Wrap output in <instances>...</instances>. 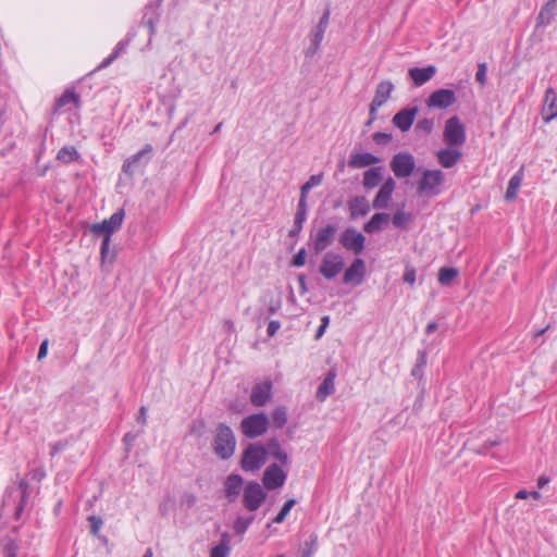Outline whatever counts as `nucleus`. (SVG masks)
<instances>
[{
  "label": "nucleus",
  "mask_w": 557,
  "mask_h": 557,
  "mask_svg": "<svg viewBox=\"0 0 557 557\" xmlns=\"http://www.w3.org/2000/svg\"><path fill=\"white\" fill-rule=\"evenodd\" d=\"M394 90V85L391 81H382L375 89L374 98L370 103V114L376 113L377 109L381 108L391 97Z\"/></svg>",
  "instance_id": "nucleus-15"
},
{
  "label": "nucleus",
  "mask_w": 557,
  "mask_h": 557,
  "mask_svg": "<svg viewBox=\"0 0 557 557\" xmlns=\"http://www.w3.org/2000/svg\"><path fill=\"white\" fill-rule=\"evenodd\" d=\"M253 521V517H237V519L235 520L234 524H233V529L235 531L236 534H244L247 529L249 528V525L252 523Z\"/></svg>",
  "instance_id": "nucleus-39"
},
{
  "label": "nucleus",
  "mask_w": 557,
  "mask_h": 557,
  "mask_svg": "<svg viewBox=\"0 0 557 557\" xmlns=\"http://www.w3.org/2000/svg\"><path fill=\"white\" fill-rule=\"evenodd\" d=\"M437 330V324L435 322H430L428 325H426V329H425V332L428 334H432L433 332H435Z\"/></svg>",
  "instance_id": "nucleus-64"
},
{
  "label": "nucleus",
  "mask_w": 557,
  "mask_h": 557,
  "mask_svg": "<svg viewBox=\"0 0 557 557\" xmlns=\"http://www.w3.org/2000/svg\"><path fill=\"white\" fill-rule=\"evenodd\" d=\"M388 213L380 212L372 215V218L364 224L363 230L368 234H373L382 230L389 221Z\"/></svg>",
  "instance_id": "nucleus-28"
},
{
  "label": "nucleus",
  "mask_w": 557,
  "mask_h": 557,
  "mask_svg": "<svg viewBox=\"0 0 557 557\" xmlns=\"http://www.w3.org/2000/svg\"><path fill=\"white\" fill-rule=\"evenodd\" d=\"M322 180L323 174L311 175L310 178L301 186L300 194L308 196L309 190L314 186L320 185Z\"/></svg>",
  "instance_id": "nucleus-42"
},
{
  "label": "nucleus",
  "mask_w": 557,
  "mask_h": 557,
  "mask_svg": "<svg viewBox=\"0 0 557 557\" xmlns=\"http://www.w3.org/2000/svg\"><path fill=\"white\" fill-rule=\"evenodd\" d=\"M269 428V419L264 413H253L244 418L240 422V430L248 438H256L263 435Z\"/></svg>",
  "instance_id": "nucleus-4"
},
{
  "label": "nucleus",
  "mask_w": 557,
  "mask_h": 557,
  "mask_svg": "<svg viewBox=\"0 0 557 557\" xmlns=\"http://www.w3.org/2000/svg\"><path fill=\"white\" fill-rule=\"evenodd\" d=\"M306 218H307V214L296 212L294 224H296V226H302L306 221Z\"/></svg>",
  "instance_id": "nucleus-58"
},
{
  "label": "nucleus",
  "mask_w": 557,
  "mask_h": 557,
  "mask_svg": "<svg viewBox=\"0 0 557 557\" xmlns=\"http://www.w3.org/2000/svg\"><path fill=\"white\" fill-rule=\"evenodd\" d=\"M271 388H272V384H271V382H268V381L256 384L252 387L251 395H250L251 403L257 407H261V406L265 405V403L270 398Z\"/></svg>",
  "instance_id": "nucleus-20"
},
{
  "label": "nucleus",
  "mask_w": 557,
  "mask_h": 557,
  "mask_svg": "<svg viewBox=\"0 0 557 557\" xmlns=\"http://www.w3.org/2000/svg\"><path fill=\"white\" fill-rule=\"evenodd\" d=\"M391 169L394 175L398 178L410 176L416 168V161L411 153L399 152L396 153L391 160Z\"/></svg>",
  "instance_id": "nucleus-9"
},
{
  "label": "nucleus",
  "mask_w": 557,
  "mask_h": 557,
  "mask_svg": "<svg viewBox=\"0 0 557 557\" xmlns=\"http://www.w3.org/2000/svg\"><path fill=\"white\" fill-rule=\"evenodd\" d=\"M285 479V472L276 463H273L265 469L262 482L268 490H275L284 484Z\"/></svg>",
  "instance_id": "nucleus-16"
},
{
  "label": "nucleus",
  "mask_w": 557,
  "mask_h": 557,
  "mask_svg": "<svg viewBox=\"0 0 557 557\" xmlns=\"http://www.w3.org/2000/svg\"><path fill=\"white\" fill-rule=\"evenodd\" d=\"M412 216L410 213H407L405 211H397L393 218L392 223L394 226L398 228H406L408 224L411 222Z\"/></svg>",
  "instance_id": "nucleus-37"
},
{
  "label": "nucleus",
  "mask_w": 557,
  "mask_h": 557,
  "mask_svg": "<svg viewBox=\"0 0 557 557\" xmlns=\"http://www.w3.org/2000/svg\"><path fill=\"white\" fill-rule=\"evenodd\" d=\"M418 112V107L401 109L393 116L392 122L401 132H407L411 128Z\"/></svg>",
  "instance_id": "nucleus-18"
},
{
  "label": "nucleus",
  "mask_w": 557,
  "mask_h": 557,
  "mask_svg": "<svg viewBox=\"0 0 557 557\" xmlns=\"http://www.w3.org/2000/svg\"><path fill=\"white\" fill-rule=\"evenodd\" d=\"M382 181V168H371L363 173V186L367 189L376 187Z\"/></svg>",
  "instance_id": "nucleus-30"
},
{
  "label": "nucleus",
  "mask_w": 557,
  "mask_h": 557,
  "mask_svg": "<svg viewBox=\"0 0 557 557\" xmlns=\"http://www.w3.org/2000/svg\"><path fill=\"white\" fill-rule=\"evenodd\" d=\"M318 546V535L312 533L299 549V557H311Z\"/></svg>",
  "instance_id": "nucleus-34"
},
{
  "label": "nucleus",
  "mask_w": 557,
  "mask_h": 557,
  "mask_svg": "<svg viewBox=\"0 0 557 557\" xmlns=\"http://www.w3.org/2000/svg\"><path fill=\"white\" fill-rule=\"evenodd\" d=\"M435 73L436 67L434 65H429L426 67H411L408 72L416 86H422L432 79Z\"/></svg>",
  "instance_id": "nucleus-23"
},
{
  "label": "nucleus",
  "mask_w": 557,
  "mask_h": 557,
  "mask_svg": "<svg viewBox=\"0 0 557 557\" xmlns=\"http://www.w3.org/2000/svg\"><path fill=\"white\" fill-rule=\"evenodd\" d=\"M265 447L259 443H251L243 451L240 467L246 472H256L265 463Z\"/></svg>",
  "instance_id": "nucleus-2"
},
{
  "label": "nucleus",
  "mask_w": 557,
  "mask_h": 557,
  "mask_svg": "<svg viewBox=\"0 0 557 557\" xmlns=\"http://www.w3.org/2000/svg\"><path fill=\"white\" fill-rule=\"evenodd\" d=\"M287 422V412L284 407H278L272 412V423L275 428L282 429Z\"/></svg>",
  "instance_id": "nucleus-38"
},
{
  "label": "nucleus",
  "mask_w": 557,
  "mask_h": 557,
  "mask_svg": "<svg viewBox=\"0 0 557 557\" xmlns=\"http://www.w3.org/2000/svg\"><path fill=\"white\" fill-rule=\"evenodd\" d=\"M344 258L336 252L329 251L322 257L319 272L325 280H333L344 269Z\"/></svg>",
  "instance_id": "nucleus-7"
},
{
  "label": "nucleus",
  "mask_w": 557,
  "mask_h": 557,
  "mask_svg": "<svg viewBox=\"0 0 557 557\" xmlns=\"http://www.w3.org/2000/svg\"><path fill=\"white\" fill-rule=\"evenodd\" d=\"M324 33V29L315 27V29L312 32L311 45L307 49L306 55H313L318 51L323 40Z\"/></svg>",
  "instance_id": "nucleus-36"
},
{
  "label": "nucleus",
  "mask_w": 557,
  "mask_h": 557,
  "mask_svg": "<svg viewBox=\"0 0 557 557\" xmlns=\"http://www.w3.org/2000/svg\"><path fill=\"white\" fill-rule=\"evenodd\" d=\"M339 244L355 255H360L364 249L366 237L352 227L346 228L338 238Z\"/></svg>",
  "instance_id": "nucleus-10"
},
{
  "label": "nucleus",
  "mask_w": 557,
  "mask_h": 557,
  "mask_svg": "<svg viewBox=\"0 0 557 557\" xmlns=\"http://www.w3.org/2000/svg\"><path fill=\"white\" fill-rule=\"evenodd\" d=\"M486 72H487V66L485 63H480L478 65V71H476V74H475V79L483 86L486 84Z\"/></svg>",
  "instance_id": "nucleus-47"
},
{
  "label": "nucleus",
  "mask_w": 557,
  "mask_h": 557,
  "mask_svg": "<svg viewBox=\"0 0 557 557\" xmlns=\"http://www.w3.org/2000/svg\"><path fill=\"white\" fill-rule=\"evenodd\" d=\"M230 550V536L227 533H223L220 544L211 549L210 557H227Z\"/></svg>",
  "instance_id": "nucleus-33"
},
{
  "label": "nucleus",
  "mask_w": 557,
  "mask_h": 557,
  "mask_svg": "<svg viewBox=\"0 0 557 557\" xmlns=\"http://www.w3.org/2000/svg\"><path fill=\"white\" fill-rule=\"evenodd\" d=\"M557 15V0H548L541 9L536 18V27L550 24Z\"/></svg>",
  "instance_id": "nucleus-24"
},
{
  "label": "nucleus",
  "mask_w": 557,
  "mask_h": 557,
  "mask_svg": "<svg viewBox=\"0 0 557 557\" xmlns=\"http://www.w3.org/2000/svg\"><path fill=\"white\" fill-rule=\"evenodd\" d=\"M396 183L394 178L388 177L385 180L380 190L377 191L375 198L373 199L372 207L374 209H386L392 199L393 191L395 189Z\"/></svg>",
  "instance_id": "nucleus-17"
},
{
  "label": "nucleus",
  "mask_w": 557,
  "mask_h": 557,
  "mask_svg": "<svg viewBox=\"0 0 557 557\" xmlns=\"http://www.w3.org/2000/svg\"><path fill=\"white\" fill-rule=\"evenodd\" d=\"M522 182V170L518 171L509 181L505 199L510 201L516 198Z\"/></svg>",
  "instance_id": "nucleus-32"
},
{
  "label": "nucleus",
  "mask_w": 557,
  "mask_h": 557,
  "mask_svg": "<svg viewBox=\"0 0 557 557\" xmlns=\"http://www.w3.org/2000/svg\"><path fill=\"white\" fill-rule=\"evenodd\" d=\"M48 345H49L48 339H45L41 343V345L39 347L38 356H37L38 360H41V359H44L47 356V354H48Z\"/></svg>",
  "instance_id": "nucleus-54"
},
{
  "label": "nucleus",
  "mask_w": 557,
  "mask_h": 557,
  "mask_svg": "<svg viewBox=\"0 0 557 557\" xmlns=\"http://www.w3.org/2000/svg\"><path fill=\"white\" fill-rule=\"evenodd\" d=\"M65 446V443L63 442H58V443H54L52 446H51V453L50 455L53 457L55 456L60 450H62Z\"/></svg>",
  "instance_id": "nucleus-57"
},
{
  "label": "nucleus",
  "mask_w": 557,
  "mask_h": 557,
  "mask_svg": "<svg viewBox=\"0 0 557 557\" xmlns=\"http://www.w3.org/2000/svg\"><path fill=\"white\" fill-rule=\"evenodd\" d=\"M78 101L79 98L74 91L66 90L55 102V110H59L71 102L77 103Z\"/></svg>",
  "instance_id": "nucleus-40"
},
{
  "label": "nucleus",
  "mask_w": 557,
  "mask_h": 557,
  "mask_svg": "<svg viewBox=\"0 0 557 557\" xmlns=\"http://www.w3.org/2000/svg\"><path fill=\"white\" fill-rule=\"evenodd\" d=\"M267 455L270 454L272 457L277 459L282 465L288 463V456L287 454L282 449V446L280 442L276 438H270L267 442Z\"/></svg>",
  "instance_id": "nucleus-29"
},
{
  "label": "nucleus",
  "mask_w": 557,
  "mask_h": 557,
  "mask_svg": "<svg viewBox=\"0 0 557 557\" xmlns=\"http://www.w3.org/2000/svg\"><path fill=\"white\" fill-rule=\"evenodd\" d=\"M88 521L90 522V531L96 536L98 535V532L102 525V519L97 516H90L88 517Z\"/></svg>",
  "instance_id": "nucleus-48"
},
{
  "label": "nucleus",
  "mask_w": 557,
  "mask_h": 557,
  "mask_svg": "<svg viewBox=\"0 0 557 557\" xmlns=\"http://www.w3.org/2000/svg\"><path fill=\"white\" fill-rule=\"evenodd\" d=\"M281 327V323L278 321H270L268 324L267 333L269 336H274L278 329Z\"/></svg>",
  "instance_id": "nucleus-52"
},
{
  "label": "nucleus",
  "mask_w": 557,
  "mask_h": 557,
  "mask_svg": "<svg viewBox=\"0 0 557 557\" xmlns=\"http://www.w3.org/2000/svg\"><path fill=\"white\" fill-rule=\"evenodd\" d=\"M436 157L438 163L443 168L450 169L460 161L462 153L458 149L451 148L449 146L448 148L437 151Z\"/></svg>",
  "instance_id": "nucleus-21"
},
{
  "label": "nucleus",
  "mask_w": 557,
  "mask_h": 557,
  "mask_svg": "<svg viewBox=\"0 0 557 557\" xmlns=\"http://www.w3.org/2000/svg\"><path fill=\"white\" fill-rule=\"evenodd\" d=\"M373 140L377 145H387L392 140V134L383 132L374 133Z\"/></svg>",
  "instance_id": "nucleus-45"
},
{
  "label": "nucleus",
  "mask_w": 557,
  "mask_h": 557,
  "mask_svg": "<svg viewBox=\"0 0 557 557\" xmlns=\"http://www.w3.org/2000/svg\"><path fill=\"white\" fill-rule=\"evenodd\" d=\"M136 437H137V434L126 433L125 436H124V442L127 445H132V443L136 440Z\"/></svg>",
  "instance_id": "nucleus-61"
},
{
  "label": "nucleus",
  "mask_w": 557,
  "mask_h": 557,
  "mask_svg": "<svg viewBox=\"0 0 557 557\" xmlns=\"http://www.w3.org/2000/svg\"><path fill=\"white\" fill-rule=\"evenodd\" d=\"M330 14H331L330 10L326 9L320 18L319 24L317 25L318 28L326 30V28L329 26V21H330Z\"/></svg>",
  "instance_id": "nucleus-51"
},
{
  "label": "nucleus",
  "mask_w": 557,
  "mask_h": 557,
  "mask_svg": "<svg viewBox=\"0 0 557 557\" xmlns=\"http://www.w3.org/2000/svg\"><path fill=\"white\" fill-rule=\"evenodd\" d=\"M350 218L364 216L370 211V205L366 197L357 196L349 201Z\"/></svg>",
  "instance_id": "nucleus-27"
},
{
  "label": "nucleus",
  "mask_w": 557,
  "mask_h": 557,
  "mask_svg": "<svg viewBox=\"0 0 557 557\" xmlns=\"http://www.w3.org/2000/svg\"><path fill=\"white\" fill-rule=\"evenodd\" d=\"M115 55L113 54H110L108 58H106L100 64L99 66L97 67V70H102L107 66H109L114 60H115Z\"/></svg>",
  "instance_id": "nucleus-59"
},
{
  "label": "nucleus",
  "mask_w": 557,
  "mask_h": 557,
  "mask_svg": "<svg viewBox=\"0 0 557 557\" xmlns=\"http://www.w3.org/2000/svg\"><path fill=\"white\" fill-rule=\"evenodd\" d=\"M265 498L267 492L258 482H248L243 490V505L248 511L258 510Z\"/></svg>",
  "instance_id": "nucleus-5"
},
{
  "label": "nucleus",
  "mask_w": 557,
  "mask_h": 557,
  "mask_svg": "<svg viewBox=\"0 0 557 557\" xmlns=\"http://www.w3.org/2000/svg\"><path fill=\"white\" fill-rule=\"evenodd\" d=\"M381 159L370 152L352 153L348 161V165L351 169H361L380 163Z\"/></svg>",
  "instance_id": "nucleus-26"
},
{
  "label": "nucleus",
  "mask_w": 557,
  "mask_h": 557,
  "mask_svg": "<svg viewBox=\"0 0 557 557\" xmlns=\"http://www.w3.org/2000/svg\"><path fill=\"white\" fill-rule=\"evenodd\" d=\"M443 140L447 146L459 147L466 141V127L456 115L445 122Z\"/></svg>",
  "instance_id": "nucleus-3"
},
{
  "label": "nucleus",
  "mask_w": 557,
  "mask_h": 557,
  "mask_svg": "<svg viewBox=\"0 0 557 557\" xmlns=\"http://www.w3.org/2000/svg\"><path fill=\"white\" fill-rule=\"evenodd\" d=\"M542 117L545 122H550L557 117V95L553 88L545 91Z\"/></svg>",
  "instance_id": "nucleus-19"
},
{
  "label": "nucleus",
  "mask_w": 557,
  "mask_h": 557,
  "mask_svg": "<svg viewBox=\"0 0 557 557\" xmlns=\"http://www.w3.org/2000/svg\"><path fill=\"white\" fill-rule=\"evenodd\" d=\"M18 488L22 492V498H25L27 495L28 483L25 480H21L18 483Z\"/></svg>",
  "instance_id": "nucleus-60"
},
{
  "label": "nucleus",
  "mask_w": 557,
  "mask_h": 557,
  "mask_svg": "<svg viewBox=\"0 0 557 557\" xmlns=\"http://www.w3.org/2000/svg\"><path fill=\"white\" fill-rule=\"evenodd\" d=\"M297 212L307 214V196L300 194Z\"/></svg>",
  "instance_id": "nucleus-53"
},
{
  "label": "nucleus",
  "mask_w": 557,
  "mask_h": 557,
  "mask_svg": "<svg viewBox=\"0 0 557 557\" xmlns=\"http://www.w3.org/2000/svg\"><path fill=\"white\" fill-rule=\"evenodd\" d=\"M528 497H530V492L525 490L519 491L515 496L516 499H527Z\"/></svg>",
  "instance_id": "nucleus-63"
},
{
  "label": "nucleus",
  "mask_w": 557,
  "mask_h": 557,
  "mask_svg": "<svg viewBox=\"0 0 557 557\" xmlns=\"http://www.w3.org/2000/svg\"><path fill=\"white\" fill-rule=\"evenodd\" d=\"M16 552H17V545L14 542L10 541L9 543L5 544V546H4V556L5 557H15Z\"/></svg>",
  "instance_id": "nucleus-50"
},
{
  "label": "nucleus",
  "mask_w": 557,
  "mask_h": 557,
  "mask_svg": "<svg viewBox=\"0 0 557 557\" xmlns=\"http://www.w3.org/2000/svg\"><path fill=\"white\" fill-rule=\"evenodd\" d=\"M124 210L120 209L114 212L110 219L104 220L101 223L94 224L91 232L95 235L108 234L111 235L114 231L119 230L123 223Z\"/></svg>",
  "instance_id": "nucleus-13"
},
{
  "label": "nucleus",
  "mask_w": 557,
  "mask_h": 557,
  "mask_svg": "<svg viewBox=\"0 0 557 557\" xmlns=\"http://www.w3.org/2000/svg\"><path fill=\"white\" fill-rule=\"evenodd\" d=\"M79 152L74 146L62 147L57 154V159L62 163H71L79 159Z\"/></svg>",
  "instance_id": "nucleus-31"
},
{
  "label": "nucleus",
  "mask_w": 557,
  "mask_h": 557,
  "mask_svg": "<svg viewBox=\"0 0 557 557\" xmlns=\"http://www.w3.org/2000/svg\"><path fill=\"white\" fill-rule=\"evenodd\" d=\"M434 128V122L431 119H421L416 124V132L429 135Z\"/></svg>",
  "instance_id": "nucleus-43"
},
{
  "label": "nucleus",
  "mask_w": 557,
  "mask_h": 557,
  "mask_svg": "<svg viewBox=\"0 0 557 557\" xmlns=\"http://www.w3.org/2000/svg\"><path fill=\"white\" fill-rule=\"evenodd\" d=\"M137 421L145 425L147 423V408L145 406H141L139 408V414L137 417Z\"/></svg>",
  "instance_id": "nucleus-55"
},
{
  "label": "nucleus",
  "mask_w": 557,
  "mask_h": 557,
  "mask_svg": "<svg viewBox=\"0 0 557 557\" xmlns=\"http://www.w3.org/2000/svg\"><path fill=\"white\" fill-rule=\"evenodd\" d=\"M236 448V438L232 429L225 423L218 424L215 429V437L213 449L221 459H230Z\"/></svg>",
  "instance_id": "nucleus-1"
},
{
  "label": "nucleus",
  "mask_w": 557,
  "mask_h": 557,
  "mask_svg": "<svg viewBox=\"0 0 557 557\" xmlns=\"http://www.w3.org/2000/svg\"><path fill=\"white\" fill-rule=\"evenodd\" d=\"M125 48V44L120 41L116 46H115V49L113 51V55H115V58H117L120 55V53L124 50Z\"/></svg>",
  "instance_id": "nucleus-62"
},
{
  "label": "nucleus",
  "mask_w": 557,
  "mask_h": 557,
  "mask_svg": "<svg viewBox=\"0 0 557 557\" xmlns=\"http://www.w3.org/2000/svg\"><path fill=\"white\" fill-rule=\"evenodd\" d=\"M443 182L444 173L441 170H425L418 184V193L425 196L437 195Z\"/></svg>",
  "instance_id": "nucleus-6"
},
{
  "label": "nucleus",
  "mask_w": 557,
  "mask_h": 557,
  "mask_svg": "<svg viewBox=\"0 0 557 557\" xmlns=\"http://www.w3.org/2000/svg\"><path fill=\"white\" fill-rule=\"evenodd\" d=\"M243 478L239 474H231L224 483L225 496L230 503L237 499L243 488Z\"/></svg>",
  "instance_id": "nucleus-22"
},
{
  "label": "nucleus",
  "mask_w": 557,
  "mask_h": 557,
  "mask_svg": "<svg viewBox=\"0 0 557 557\" xmlns=\"http://www.w3.org/2000/svg\"><path fill=\"white\" fill-rule=\"evenodd\" d=\"M457 276L458 270L455 268L443 267L438 271V282L444 286L450 285Z\"/></svg>",
  "instance_id": "nucleus-35"
},
{
  "label": "nucleus",
  "mask_w": 557,
  "mask_h": 557,
  "mask_svg": "<svg viewBox=\"0 0 557 557\" xmlns=\"http://www.w3.org/2000/svg\"><path fill=\"white\" fill-rule=\"evenodd\" d=\"M298 283H299V288H300L301 294H306L308 292V288H307V277L305 274L298 275Z\"/></svg>",
  "instance_id": "nucleus-56"
},
{
  "label": "nucleus",
  "mask_w": 557,
  "mask_h": 557,
  "mask_svg": "<svg viewBox=\"0 0 557 557\" xmlns=\"http://www.w3.org/2000/svg\"><path fill=\"white\" fill-rule=\"evenodd\" d=\"M456 102V94L451 89L441 88L433 91L426 99L429 108L447 109Z\"/></svg>",
  "instance_id": "nucleus-11"
},
{
  "label": "nucleus",
  "mask_w": 557,
  "mask_h": 557,
  "mask_svg": "<svg viewBox=\"0 0 557 557\" xmlns=\"http://www.w3.org/2000/svg\"><path fill=\"white\" fill-rule=\"evenodd\" d=\"M306 257H307V251L305 248H301L293 258L292 260V264L295 265V267H302L305 265L306 263Z\"/></svg>",
  "instance_id": "nucleus-46"
},
{
  "label": "nucleus",
  "mask_w": 557,
  "mask_h": 557,
  "mask_svg": "<svg viewBox=\"0 0 557 557\" xmlns=\"http://www.w3.org/2000/svg\"><path fill=\"white\" fill-rule=\"evenodd\" d=\"M103 240L101 244V259L104 261L106 259L112 260L113 255L110 256V237L111 235L102 234Z\"/></svg>",
  "instance_id": "nucleus-44"
},
{
  "label": "nucleus",
  "mask_w": 557,
  "mask_h": 557,
  "mask_svg": "<svg viewBox=\"0 0 557 557\" xmlns=\"http://www.w3.org/2000/svg\"><path fill=\"white\" fill-rule=\"evenodd\" d=\"M151 152L152 146L147 144L140 151L125 160L122 168L123 172L129 176L133 175L137 169L143 168L148 163Z\"/></svg>",
  "instance_id": "nucleus-12"
},
{
  "label": "nucleus",
  "mask_w": 557,
  "mask_h": 557,
  "mask_svg": "<svg viewBox=\"0 0 557 557\" xmlns=\"http://www.w3.org/2000/svg\"><path fill=\"white\" fill-rule=\"evenodd\" d=\"M366 263L362 259L357 258L352 261V263L346 269L343 283L345 284H354L360 285L366 275Z\"/></svg>",
  "instance_id": "nucleus-14"
},
{
  "label": "nucleus",
  "mask_w": 557,
  "mask_h": 557,
  "mask_svg": "<svg viewBox=\"0 0 557 557\" xmlns=\"http://www.w3.org/2000/svg\"><path fill=\"white\" fill-rule=\"evenodd\" d=\"M296 504V499L294 498H290L288 499L284 505L283 507L281 508L280 512L276 515V517L272 520L273 523H282L287 515L289 513V511L292 510V508L295 506Z\"/></svg>",
  "instance_id": "nucleus-41"
},
{
  "label": "nucleus",
  "mask_w": 557,
  "mask_h": 557,
  "mask_svg": "<svg viewBox=\"0 0 557 557\" xmlns=\"http://www.w3.org/2000/svg\"><path fill=\"white\" fill-rule=\"evenodd\" d=\"M404 282L410 285H413L416 282V270L412 267H406L404 273Z\"/></svg>",
  "instance_id": "nucleus-49"
},
{
  "label": "nucleus",
  "mask_w": 557,
  "mask_h": 557,
  "mask_svg": "<svg viewBox=\"0 0 557 557\" xmlns=\"http://www.w3.org/2000/svg\"><path fill=\"white\" fill-rule=\"evenodd\" d=\"M336 370L331 369L323 382L319 385L317 389V399L320 401H323L326 399L327 396L332 395L335 391V379H336Z\"/></svg>",
  "instance_id": "nucleus-25"
},
{
  "label": "nucleus",
  "mask_w": 557,
  "mask_h": 557,
  "mask_svg": "<svg viewBox=\"0 0 557 557\" xmlns=\"http://www.w3.org/2000/svg\"><path fill=\"white\" fill-rule=\"evenodd\" d=\"M337 231V225L326 224L320 227L314 235H311V245L317 255L324 251L334 243Z\"/></svg>",
  "instance_id": "nucleus-8"
}]
</instances>
